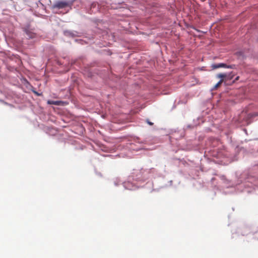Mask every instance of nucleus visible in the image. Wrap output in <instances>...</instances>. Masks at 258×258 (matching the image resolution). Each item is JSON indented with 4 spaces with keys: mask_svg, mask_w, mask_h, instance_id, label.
I'll return each mask as SVG.
<instances>
[{
    "mask_svg": "<svg viewBox=\"0 0 258 258\" xmlns=\"http://www.w3.org/2000/svg\"><path fill=\"white\" fill-rule=\"evenodd\" d=\"M72 3L68 1H58L56 2L52 6L53 9H61L66 7H71Z\"/></svg>",
    "mask_w": 258,
    "mask_h": 258,
    "instance_id": "f257e3e1",
    "label": "nucleus"
},
{
    "mask_svg": "<svg viewBox=\"0 0 258 258\" xmlns=\"http://www.w3.org/2000/svg\"><path fill=\"white\" fill-rule=\"evenodd\" d=\"M211 68L212 69H217L220 68H224L227 69H233L235 68V66L234 64L232 65H227L226 63H220L218 64H213L211 66Z\"/></svg>",
    "mask_w": 258,
    "mask_h": 258,
    "instance_id": "f03ea898",
    "label": "nucleus"
},
{
    "mask_svg": "<svg viewBox=\"0 0 258 258\" xmlns=\"http://www.w3.org/2000/svg\"><path fill=\"white\" fill-rule=\"evenodd\" d=\"M227 74H222V73L218 74L216 76V77L217 78L220 79V80H223V82L227 81Z\"/></svg>",
    "mask_w": 258,
    "mask_h": 258,
    "instance_id": "7ed1b4c3",
    "label": "nucleus"
},
{
    "mask_svg": "<svg viewBox=\"0 0 258 258\" xmlns=\"http://www.w3.org/2000/svg\"><path fill=\"white\" fill-rule=\"evenodd\" d=\"M47 104L50 105H62L63 102L61 101L48 100Z\"/></svg>",
    "mask_w": 258,
    "mask_h": 258,
    "instance_id": "20e7f679",
    "label": "nucleus"
},
{
    "mask_svg": "<svg viewBox=\"0 0 258 258\" xmlns=\"http://www.w3.org/2000/svg\"><path fill=\"white\" fill-rule=\"evenodd\" d=\"M26 33L27 35V37L28 38H33L35 37V36H36L35 33L32 32L29 30L26 31Z\"/></svg>",
    "mask_w": 258,
    "mask_h": 258,
    "instance_id": "39448f33",
    "label": "nucleus"
},
{
    "mask_svg": "<svg viewBox=\"0 0 258 258\" xmlns=\"http://www.w3.org/2000/svg\"><path fill=\"white\" fill-rule=\"evenodd\" d=\"M223 83V80H220L213 87V90H217L222 84Z\"/></svg>",
    "mask_w": 258,
    "mask_h": 258,
    "instance_id": "423d86ee",
    "label": "nucleus"
},
{
    "mask_svg": "<svg viewBox=\"0 0 258 258\" xmlns=\"http://www.w3.org/2000/svg\"><path fill=\"white\" fill-rule=\"evenodd\" d=\"M227 81L231 80L233 78L234 74H233L232 72H231L230 73L227 74Z\"/></svg>",
    "mask_w": 258,
    "mask_h": 258,
    "instance_id": "0eeeda50",
    "label": "nucleus"
},
{
    "mask_svg": "<svg viewBox=\"0 0 258 258\" xmlns=\"http://www.w3.org/2000/svg\"><path fill=\"white\" fill-rule=\"evenodd\" d=\"M146 122H147L148 124H149L150 125H152L153 124V123L150 121L148 119L147 120Z\"/></svg>",
    "mask_w": 258,
    "mask_h": 258,
    "instance_id": "6e6552de",
    "label": "nucleus"
},
{
    "mask_svg": "<svg viewBox=\"0 0 258 258\" xmlns=\"http://www.w3.org/2000/svg\"><path fill=\"white\" fill-rule=\"evenodd\" d=\"M239 76L237 77L235 79V80L233 81V83L235 82L236 81H238V80H239Z\"/></svg>",
    "mask_w": 258,
    "mask_h": 258,
    "instance_id": "1a4fd4ad",
    "label": "nucleus"
},
{
    "mask_svg": "<svg viewBox=\"0 0 258 258\" xmlns=\"http://www.w3.org/2000/svg\"><path fill=\"white\" fill-rule=\"evenodd\" d=\"M95 5H96V4H94V3H93V4H92V6H91V8L94 7Z\"/></svg>",
    "mask_w": 258,
    "mask_h": 258,
    "instance_id": "9d476101",
    "label": "nucleus"
},
{
    "mask_svg": "<svg viewBox=\"0 0 258 258\" xmlns=\"http://www.w3.org/2000/svg\"><path fill=\"white\" fill-rule=\"evenodd\" d=\"M35 93L37 94V95H39L36 92H35Z\"/></svg>",
    "mask_w": 258,
    "mask_h": 258,
    "instance_id": "9b49d317",
    "label": "nucleus"
}]
</instances>
